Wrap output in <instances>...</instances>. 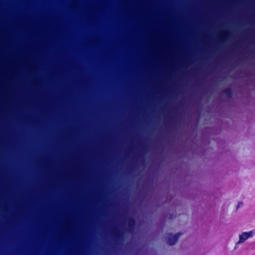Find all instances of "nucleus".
<instances>
[{
    "label": "nucleus",
    "mask_w": 255,
    "mask_h": 255,
    "mask_svg": "<svg viewBox=\"0 0 255 255\" xmlns=\"http://www.w3.org/2000/svg\"><path fill=\"white\" fill-rule=\"evenodd\" d=\"M243 205V203H239L238 204V208L242 206Z\"/></svg>",
    "instance_id": "obj_3"
},
{
    "label": "nucleus",
    "mask_w": 255,
    "mask_h": 255,
    "mask_svg": "<svg viewBox=\"0 0 255 255\" xmlns=\"http://www.w3.org/2000/svg\"><path fill=\"white\" fill-rule=\"evenodd\" d=\"M254 235L255 232L253 231L242 233L239 236V240L237 242V244H241L243 243L248 239L252 238Z\"/></svg>",
    "instance_id": "obj_1"
},
{
    "label": "nucleus",
    "mask_w": 255,
    "mask_h": 255,
    "mask_svg": "<svg viewBox=\"0 0 255 255\" xmlns=\"http://www.w3.org/2000/svg\"><path fill=\"white\" fill-rule=\"evenodd\" d=\"M180 236L181 233H177L174 234H168L166 236L168 244L170 245H174Z\"/></svg>",
    "instance_id": "obj_2"
}]
</instances>
